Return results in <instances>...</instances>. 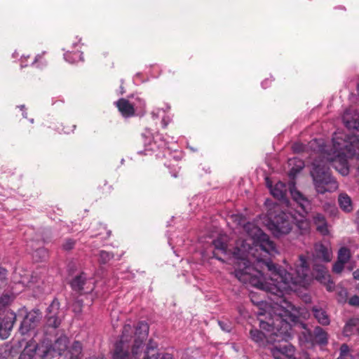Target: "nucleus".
I'll use <instances>...</instances> for the list:
<instances>
[{"instance_id": "nucleus-1", "label": "nucleus", "mask_w": 359, "mask_h": 359, "mask_svg": "<svg viewBox=\"0 0 359 359\" xmlns=\"http://www.w3.org/2000/svg\"><path fill=\"white\" fill-rule=\"evenodd\" d=\"M244 229L252 241L246 239L238 241L233 252V257L237 260L235 276L241 283L265 290L275 297L271 298L273 304L270 306L263 301L255 302L252 300L259 306L257 316H266L265 320H260V327L269 334L266 336L258 330H251L250 337L257 343L263 342L266 337L271 343L287 341L292 336V325H299L306 329V325L299 322L302 309L286 300L284 294L295 290L297 286L306 287L309 285L311 277L306 257L303 255H299L294 268H290V272L271 261L259 259L254 267L248 259V254L255 242L258 243L260 248L269 255L276 254L278 251L275 243L259 227L248 223Z\"/></svg>"}, {"instance_id": "nucleus-2", "label": "nucleus", "mask_w": 359, "mask_h": 359, "mask_svg": "<svg viewBox=\"0 0 359 359\" xmlns=\"http://www.w3.org/2000/svg\"><path fill=\"white\" fill-rule=\"evenodd\" d=\"M149 333V325L140 322L135 327L123 326L120 340L116 344L113 359H138Z\"/></svg>"}, {"instance_id": "nucleus-3", "label": "nucleus", "mask_w": 359, "mask_h": 359, "mask_svg": "<svg viewBox=\"0 0 359 359\" xmlns=\"http://www.w3.org/2000/svg\"><path fill=\"white\" fill-rule=\"evenodd\" d=\"M51 336H45L40 344L29 342L20 353L18 359H49L55 355H62L68 347L69 340L65 335H61L52 344Z\"/></svg>"}, {"instance_id": "nucleus-4", "label": "nucleus", "mask_w": 359, "mask_h": 359, "mask_svg": "<svg viewBox=\"0 0 359 359\" xmlns=\"http://www.w3.org/2000/svg\"><path fill=\"white\" fill-rule=\"evenodd\" d=\"M334 154H327V159L332 165L343 176L349 172L348 158L356 156L359 158V138L353 136L346 141L337 138L334 140Z\"/></svg>"}, {"instance_id": "nucleus-5", "label": "nucleus", "mask_w": 359, "mask_h": 359, "mask_svg": "<svg viewBox=\"0 0 359 359\" xmlns=\"http://www.w3.org/2000/svg\"><path fill=\"white\" fill-rule=\"evenodd\" d=\"M64 318V312L60 309L57 299L53 300L46 309V324L43 327L45 336H54Z\"/></svg>"}, {"instance_id": "nucleus-6", "label": "nucleus", "mask_w": 359, "mask_h": 359, "mask_svg": "<svg viewBox=\"0 0 359 359\" xmlns=\"http://www.w3.org/2000/svg\"><path fill=\"white\" fill-rule=\"evenodd\" d=\"M294 217L292 214L281 211L269 223V229L276 237L287 235L292 229Z\"/></svg>"}, {"instance_id": "nucleus-7", "label": "nucleus", "mask_w": 359, "mask_h": 359, "mask_svg": "<svg viewBox=\"0 0 359 359\" xmlns=\"http://www.w3.org/2000/svg\"><path fill=\"white\" fill-rule=\"evenodd\" d=\"M313 276L315 278L321 283L327 285V289L331 291L334 288V284L331 280L330 276L326 267L323 264L313 265Z\"/></svg>"}, {"instance_id": "nucleus-8", "label": "nucleus", "mask_w": 359, "mask_h": 359, "mask_svg": "<svg viewBox=\"0 0 359 359\" xmlns=\"http://www.w3.org/2000/svg\"><path fill=\"white\" fill-rule=\"evenodd\" d=\"M16 316L13 312H7L5 316L2 318L0 316V337L1 339H7L12 330Z\"/></svg>"}, {"instance_id": "nucleus-9", "label": "nucleus", "mask_w": 359, "mask_h": 359, "mask_svg": "<svg viewBox=\"0 0 359 359\" xmlns=\"http://www.w3.org/2000/svg\"><path fill=\"white\" fill-rule=\"evenodd\" d=\"M41 313L39 310H33L29 312L20 325V332L22 334H26L32 329H34L39 321Z\"/></svg>"}, {"instance_id": "nucleus-10", "label": "nucleus", "mask_w": 359, "mask_h": 359, "mask_svg": "<svg viewBox=\"0 0 359 359\" xmlns=\"http://www.w3.org/2000/svg\"><path fill=\"white\" fill-rule=\"evenodd\" d=\"M266 184L273 196L284 203L286 205H288L289 201L286 198L287 189L285 184L282 182H278L273 187L269 184L268 179H266Z\"/></svg>"}, {"instance_id": "nucleus-11", "label": "nucleus", "mask_w": 359, "mask_h": 359, "mask_svg": "<svg viewBox=\"0 0 359 359\" xmlns=\"http://www.w3.org/2000/svg\"><path fill=\"white\" fill-rule=\"evenodd\" d=\"M313 258L323 262H329L332 258V249L322 243H316L314 246Z\"/></svg>"}, {"instance_id": "nucleus-12", "label": "nucleus", "mask_w": 359, "mask_h": 359, "mask_svg": "<svg viewBox=\"0 0 359 359\" xmlns=\"http://www.w3.org/2000/svg\"><path fill=\"white\" fill-rule=\"evenodd\" d=\"M289 189L294 201L299 205L303 211L307 212L311 208L310 201L296 189L293 182L289 184Z\"/></svg>"}, {"instance_id": "nucleus-13", "label": "nucleus", "mask_w": 359, "mask_h": 359, "mask_svg": "<svg viewBox=\"0 0 359 359\" xmlns=\"http://www.w3.org/2000/svg\"><path fill=\"white\" fill-rule=\"evenodd\" d=\"M116 105L123 116L128 118L135 115V102L121 98L116 102Z\"/></svg>"}, {"instance_id": "nucleus-14", "label": "nucleus", "mask_w": 359, "mask_h": 359, "mask_svg": "<svg viewBox=\"0 0 359 359\" xmlns=\"http://www.w3.org/2000/svg\"><path fill=\"white\" fill-rule=\"evenodd\" d=\"M86 280V276L84 273H81L79 276H76L72 281H71V287L72 288L77 292H88L89 291H91L93 288V287H85V285L88 284Z\"/></svg>"}, {"instance_id": "nucleus-15", "label": "nucleus", "mask_w": 359, "mask_h": 359, "mask_svg": "<svg viewBox=\"0 0 359 359\" xmlns=\"http://www.w3.org/2000/svg\"><path fill=\"white\" fill-rule=\"evenodd\" d=\"M312 312L313 313L314 317L320 324L323 325H327L330 324V318L324 309L318 306H314L312 308Z\"/></svg>"}, {"instance_id": "nucleus-16", "label": "nucleus", "mask_w": 359, "mask_h": 359, "mask_svg": "<svg viewBox=\"0 0 359 359\" xmlns=\"http://www.w3.org/2000/svg\"><path fill=\"white\" fill-rule=\"evenodd\" d=\"M313 222L316 226L317 230L323 235H327L329 233L327 222L325 217L321 214H316L313 217Z\"/></svg>"}, {"instance_id": "nucleus-17", "label": "nucleus", "mask_w": 359, "mask_h": 359, "mask_svg": "<svg viewBox=\"0 0 359 359\" xmlns=\"http://www.w3.org/2000/svg\"><path fill=\"white\" fill-rule=\"evenodd\" d=\"M359 325V319L357 318H353L349 319L345 324L343 334L346 337H350L355 335L356 333V329Z\"/></svg>"}, {"instance_id": "nucleus-18", "label": "nucleus", "mask_w": 359, "mask_h": 359, "mask_svg": "<svg viewBox=\"0 0 359 359\" xmlns=\"http://www.w3.org/2000/svg\"><path fill=\"white\" fill-rule=\"evenodd\" d=\"M338 201L340 208L344 212H349L353 210L351 199L346 194H341Z\"/></svg>"}, {"instance_id": "nucleus-19", "label": "nucleus", "mask_w": 359, "mask_h": 359, "mask_svg": "<svg viewBox=\"0 0 359 359\" xmlns=\"http://www.w3.org/2000/svg\"><path fill=\"white\" fill-rule=\"evenodd\" d=\"M215 250L221 251L223 254H227L228 249L226 236H219L212 241Z\"/></svg>"}, {"instance_id": "nucleus-20", "label": "nucleus", "mask_w": 359, "mask_h": 359, "mask_svg": "<svg viewBox=\"0 0 359 359\" xmlns=\"http://www.w3.org/2000/svg\"><path fill=\"white\" fill-rule=\"evenodd\" d=\"M314 335L318 344L325 345L327 343V334L320 327L314 329Z\"/></svg>"}, {"instance_id": "nucleus-21", "label": "nucleus", "mask_w": 359, "mask_h": 359, "mask_svg": "<svg viewBox=\"0 0 359 359\" xmlns=\"http://www.w3.org/2000/svg\"><path fill=\"white\" fill-rule=\"evenodd\" d=\"M289 339H290L284 341L287 342ZM278 347L280 348L285 358H291L294 353V347L290 344L285 343L284 344H280Z\"/></svg>"}, {"instance_id": "nucleus-22", "label": "nucleus", "mask_w": 359, "mask_h": 359, "mask_svg": "<svg viewBox=\"0 0 359 359\" xmlns=\"http://www.w3.org/2000/svg\"><path fill=\"white\" fill-rule=\"evenodd\" d=\"M337 359H355V357L350 352L348 345L344 344L340 347V354Z\"/></svg>"}, {"instance_id": "nucleus-23", "label": "nucleus", "mask_w": 359, "mask_h": 359, "mask_svg": "<svg viewBox=\"0 0 359 359\" xmlns=\"http://www.w3.org/2000/svg\"><path fill=\"white\" fill-rule=\"evenodd\" d=\"M296 225L298 227V229L300 230L301 233H306L309 232L310 229V223L309 222L305 219L302 218L299 220H297L296 222Z\"/></svg>"}, {"instance_id": "nucleus-24", "label": "nucleus", "mask_w": 359, "mask_h": 359, "mask_svg": "<svg viewBox=\"0 0 359 359\" xmlns=\"http://www.w3.org/2000/svg\"><path fill=\"white\" fill-rule=\"evenodd\" d=\"M350 258V251L347 248H341L338 252L337 260L346 263Z\"/></svg>"}, {"instance_id": "nucleus-25", "label": "nucleus", "mask_w": 359, "mask_h": 359, "mask_svg": "<svg viewBox=\"0 0 359 359\" xmlns=\"http://www.w3.org/2000/svg\"><path fill=\"white\" fill-rule=\"evenodd\" d=\"M99 257L100 263L104 264L112 259L113 256L111 253L102 250L99 253Z\"/></svg>"}, {"instance_id": "nucleus-26", "label": "nucleus", "mask_w": 359, "mask_h": 359, "mask_svg": "<svg viewBox=\"0 0 359 359\" xmlns=\"http://www.w3.org/2000/svg\"><path fill=\"white\" fill-rule=\"evenodd\" d=\"M271 353L275 359H285V357L277 345H275L271 348Z\"/></svg>"}, {"instance_id": "nucleus-27", "label": "nucleus", "mask_w": 359, "mask_h": 359, "mask_svg": "<svg viewBox=\"0 0 359 359\" xmlns=\"http://www.w3.org/2000/svg\"><path fill=\"white\" fill-rule=\"evenodd\" d=\"M133 102L135 103V111L138 110V109H140V110L144 109L146 103H145V101L144 100H142V98L137 97L135 99V101Z\"/></svg>"}, {"instance_id": "nucleus-28", "label": "nucleus", "mask_w": 359, "mask_h": 359, "mask_svg": "<svg viewBox=\"0 0 359 359\" xmlns=\"http://www.w3.org/2000/svg\"><path fill=\"white\" fill-rule=\"evenodd\" d=\"M81 344L79 341H74L71 348L72 354L79 355L81 352Z\"/></svg>"}, {"instance_id": "nucleus-29", "label": "nucleus", "mask_w": 359, "mask_h": 359, "mask_svg": "<svg viewBox=\"0 0 359 359\" xmlns=\"http://www.w3.org/2000/svg\"><path fill=\"white\" fill-rule=\"evenodd\" d=\"M150 348H153L151 346H148L147 347V351L145 353L144 357L143 359H152L151 357L148 355V351ZM154 359H172L171 355L170 354H165L162 356H161L159 354Z\"/></svg>"}, {"instance_id": "nucleus-30", "label": "nucleus", "mask_w": 359, "mask_h": 359, "mask_svg": "<svg viewBox=\"0 0 359 359\" xmlns=\"http://www.w3.org/2000/svg\"><path fill=\"white\" fill-rule=\"evenodd\" d=\"M344 262L337 260L333 265V271L336 273H340L344 269Z\"/></svg>"}, {"instance_id": "nucleus-31", "label": "nucleus", "mask_w": 359, "mask_h": 359, "mask_svg": "<svg viewBox=\"0 0 359 359\" xmlns=\"http://www.w3.org/2000/svg\"><path fill=\"white\" fill-rule=\"evenodd\" d=\"M75 245V241L72 239H67L63 245H62V248L65 250H72L74 246Z\"/></svg>"}, {"instance_id": "nucleus-32", "label": "nucleus", "mask_w": 359, "mask_h": 359, "mask_svg": "<svg viewBox=\"0 0 359 359\" xmlns=\"http://www.w3.org/2000/svg\"><path fill=\"white\" fill-rule=\"evenodd\" d=\"M298 165H297V168H292L290 172V175H294L295 173L300 171L304 167V163L301 161H298Z\"/></svg>"}, {"instance_id": "nucleus-33", "label": "nucleus", "mask_w": 359, "mask_h": 359, "mask_svg": "<svg viewBox=\"0 0 359 359\" xmlns=\"http://www.w3.org/2000/svg\"><path fill=\"white\" fill-rule=\"evenodd\" d=\"M10 297L9 296L5 295L0 297V309L7 305L9 303Z\"/></svg>"}, {"instance_id": "nucleus-34", "label": "nucleus", "mask_w": 359, "mask_h": 359, "mask_svg": "<svg viewBox=\"0 0 359 359\" xmlns=\"http://www.w3.org/2000/svg\"><path fill=\"white\" fill-rule=\"evenodd\" d=\"M218 323L222 330H224V332H230V330H231L230 325H229L228 323L222 322V321H219Z\"/></svg>"}, {"instance_id": "nucleus-35", "label": "nucleus", "mask_w": 359, "mask_h": 359, "mask_svg": "<svg viewBox=\"0 0 359 359\" xmlns=\"http://www.w3.org/2000/svg\"><path fill=\"white\" fill-rule=\"evenodd\" d=\"M348 303L352 306H359V297L356 295L349 299Z\"/></svg>"}, {"instance_id": "nucleus-36", "label": "nucleus", "mask_w": 359, "mask_h": 359, "mask_svg": "<svg viewBox=\"0 0 359 359\" xmlns=\"http://www.w3.org/2000/svg\"><path fill=\"white\" fill-rule=\"evenodd\" d=\"M37 255H41L43 256V258H46L47 256V252L45 249L40 248L34 252V256L36 257Z\"/></svg>"}, {"instance_id": "nucleus-37", "label": "nucleus", "mask_w": 359, "mask_h": 359, "mask_svg": "<svg viewBox=\"0 0 359 359\" xmlns=\"http://www.w3.org/2000/svg\"><path fill=\"white\" fill-rule=\"evenodd\" d=\"M81 304L80 303V302H76L74 304V312H77V313H79L81 311Z\"/></svg>"}, {"instance_id": "nucleus-38", "label": "nucleus", "mask_w": 359, "mask_h": 359, "mask_svg": "<svg viewBox=\"0 0 359 359\" xmlns=\"http://www.w3.org/2000/svg\"><path fill=\"white\" fill-rule=\"evenodd\" d=\"M6 276V270L4 269H0V280L4 281Z\"/></svg>"}, {"instance_id": "nucleus-39", "label": "nucleus", "mask_w": 359, "mask_h": 359, "mask_svg": "<svg viewBox=\"0 0 359 359\" xmlns=\"http://www.w3.org/2000/svg\"><path fill=\"white\" fill-rule=\"evenodd\" d=\"M160 111H161V109H156V110H154V111L151 112L152 117H153L154 118H158V116H159V114H160Z\"/></svg>"}, {"instance_id": "nucleus-40", "label": "nucleus", "mask_w": 359, "mask_h": 359, "mask_svg": "<svg viewBox=\"0 0 359 359\" xmlns=\"http://www.w3.org/2000/svg\"><path fill=\"white\" fill-rule=\"evenodd\" d=\"M353 275L354 279L359 280V269H357L356 271H355L353 272Z\"/></svg>"}, {"instance_id": "nucleus-41", "label": "nucleus", "mask_w": 359, "mask_h": 359, "mask_svg": "<svg viewBox=\"0 0 359 359\" xmlns=\"http://www.w3.org/2000/svg\"><path fill=\"white\" fill-rule=\"evenodd\" d=\"M292 149L295 152H299L302 150V148H300L297 144L294 145Z\"/></svg>"}, {"instance_id": "nucleus-42", "label": "nucleus", "mask_w": 359, "mask_h": 359, "mask_svg": "<svg viewBox=\"0 0 359 359\" xmlns=\"http://www.w3.org/2000/svg\"><path fill=\"white\" fill-rule=\"evenodd\" d=\"M70 55H71V53H69L65 54V59L68 62H71L70 60L69 59Z\"/></svg>"}, {"instance_id": "nucleus-43", "label": "nucleus", "mask_w": 359, "mask_h": 359, "mask_svg": "<svg viewBox=\"0 0 359 359\" xmlns=\"http://www.w3.org/2000/svg\"><path fill=\"white\" fill-rule=\"evenodd\" d=\"M162 124H163V127H166L168 125V123L165 121L164 118L162 120Z\"/></svg>"}, {"instance_id": "nucleus-44", "label": "nucleus", "mask_w": 359, "mask_h": 359, "mask_svg": "<svg viewBox=\"0 0 359 359\" xmlns=\"http://www.w3.org/2000/svg\"><path fill=\"white\" fill-rule=\"evenodd\" d=\"M355 335L358 336V337L359 339V327H358V328L356 329V333Z\"/></svg>"}, {"instance_id": "nucleus-45", "label": "nucleus", "mask_w": 359, "mask_h": 359, "mask_svg": "<svg viewBox=\"0 0 359 359\" xmlns=\"http://www.w3.org/2000/svg\"><path fill=\"white\" fill-rule=\"evenodd\" d=\"M40 57V55H37L34 60V61L33 62V63H35L38 61L39 58Z\"/></svg>"}, {"instance_id": "nucleus-46", "label": "nucleus", "mask_w": 359, "mask_h": 359, "mask_svg": "<svg viewBox=\"0 0 359 359\" xmlns=\"http://www.w3.org/2000/svg\"><path fill=\"white\" fill-rule=\"evenodd\" d=\"M74 55L75 56H76V57H80V56L81 55V53H74Z\"/></svg>"}, {"instance_id": "nucleus-47", "label": "nucleus", "mask_w": 359, "mask_h": 359, "mask_svg": "<svg viewBox=\"0 0 359 359\" xmlns=\"http://www.w3.org/2000/svg\"><path fill=\"white\" fill-rule=\"evenodd\" d=\"M357 221L358 223L359 224V210L357 212Z\"/></svg>"}, {"instance_id": "nucleus-48", "label": "nucleus", "mask_w": 359, "mask_h": 359, "mask_svg": "<svg viewBox=\"0 0 359 359\" xmlns=\"http://www.w3.org/2000/svg\"><path fill=\"white\" fill-rule=\"evenodd\" d=\"M296 161H297V160H296V158H294L293 160H290V164H291L292 162Z\"/></svg>"}, {"instance_id": "nucleus-49", "label": "nucleus", "mask_w": 359, "mask_h": 359, "mask_svg": "<svg viewBox=\"0 0 359 359\" xmlns=\"http://www.w3.org/2000/svg\"><path fill=\"white\" fill-rule=\"evenodd\" d=\"M125 91L123 90V88H121V94L124 93Z\"/></svg>"}, {"instance_id": "nucleus-50", "label": "nucleus", "mask_w": 359, "mask_h": 359, "mask_svg": "<svg viewBox=\"0 0 359 359\" xmlns=\"http://www.w3.org/2000/svg\"><path fill=\"white\" fill-rule=\"evenodd\" d=\"M217 259L221 260V258L217 257L215 255H214Z\"/></svg>"}]
</instances>
